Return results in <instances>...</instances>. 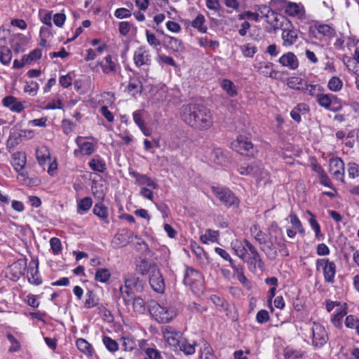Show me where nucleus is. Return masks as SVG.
Listing matches in <instances>:
<instances>
[{
    "label": "nucleus",
    "instance_id": "obj_1",
    "mask_svg": "<svg viewBox=\"0 0 359 359\" xmlns=\"http://www.w3.org/2000/svg\"><path fill=\"white\" fill-rule=\"evenodd\" d=\"M182 119L189 126L205 130L213 124V116L209 109L201 104L183 105L180 109Z\"/></svg>",
    "mask_w": 359,
    "mask_h": 359
},
{
    "label": "nucleus",
    "instance_id": "obj_2",
    "mask_svg": "<svg viewBox=\"0 0 359 359\" xmlns=\"http://www.w3.org/2000/svg\"><path fill=\"white\" fill-rule=\"evenodd\" d=\"M161 332L165 341L175 352L182 351L186 355H192L195 353L196 343H189L172 327L164 326L161 328Z\"/></svg>",
    "mask_w": 359,
    "mask_h": 359
},
{
    "label": "nucleus",
    "instance_id": "obj_3",
    "mask_svg": "<svg viewBox=\"0 0 359 359\" xmlns=\"http://www.w3.org/2000/svg\"><path fill=\"white\" fill-rule=\"evenodd\" d=\"M150 313L161 323L170 322L176 316V309L169 304H159L156 302L151 301L148 304Z\"/></svg>",
    "mask_w": 359,
    "mask_h": 359
},
{
    "label": "nucleus",
    "instance_id": "obj_4",
    "mask_svg": "<svg viewBox=\"0 0 359 359\" xmlns=\"http://www.w3.org/2000/svg\"><path fill=\"white\" fill-rule=\"evenodd\" d=\"M144 289V282L133 274H128L125 278V286L120 287L121 297L126 304H129L135 293L141 292Z\"/></svg>",
    "mask_w": 359,
    "mask_h": 359
},
{
    "label": "nucleus",
    "instance_id": "obj_5",
    "mask_svg": "<svg viewBox=\"0 0 359 359\" xmlns=\"http://www.w3.org/2000/svg\"><path fill=\"white\" fill-rule=\"evenodd\" d=\"M212 191L215 196L226 207H238L239 199L229 189L212 187Z\"/></svg>",
    "mask_w": 359,
    "mask_h": 359
},
{
    "label": "nucleus",
    "instance_id": "obj_6",
    "mask_svg": "<svg viewBox=\"0 0 359 359\" xmlns=\"http://www.w3.org/2000/svg\"><path fill=\"white\" fill-rule=\"evenodd\" d=\"M320 267L323 270L325 281L328 283H333L337 271L335 263L330 261L329 259H318L316 260L317 270H319Z\"/></svg>",
    "mask_w": 359,
    "mask_h": 359
},
{
    "label": "nucleus",
    "instance_id": "obj_7",
    "mask_svg": "<svg viewBox=\"0 0 359 359\" xmlns=\"http://www.w3.org/2000/svg\"><path fill=\"white\" fill-rule=\"evenodd\" d=\"M316 101L320 107L327 110L338 111L342 109L341 100L332 94H325L322 92Z\"/></svg>",
    "mask_w": 359,
    "mask_h": 359
},
{
    "label": "nucleus",
    "instance_id": "obj_8",
    "mask_svg": "<svg viewBox=\"0 0 359 359\" xmlns=\"http://www.w3.org/2000/svg\"><path fill=\"white\" fill-rule=\"evenodd\" d=\"M285 26L283 27L282 22L279 24V28L282 29L281 38L283 39V46L289 47L294 45L298 40L299 31L290 25V22L285 20Z\"/></svg>",
    "mask_w": 359,
    "mask_h": 359
},
{
    "label": "nucleus",
    "instance_id": "obj_9",
    "mask_svg": "<svg viewBox=\"0 0 359 359\" xmlns=\"http://www.w3.org/2000/svg\"><path fill=\"white\" fill-rule=\"evenodd\" d=\"M231 148L241 155L253 156L257 150L247 138L240 136L231 143Z\"/></svg>",
    "mask_w": 359,
    "mask_h": 359
},
{
    "label": "nucleus",
    "instance_id": "obj_10",
    "mask_svg": "<svg viewBox=\"0 0 359 359\" xmlns=\"http://www.w3.org/2000/svg\"><path fill=\"white\" fill-rule=\"evenodd\" d=\"M243 243L248 249V252L249 254V258L248 260V263L250 266H253L255 269L257 267L261 271H263L265 266L264 262L259 252H258L257 248L247 239L243 240Z\"/></svg>",
    "mask_w": 359,
    "mask_h": 359
},
{
    "label": "nucleus",
    "instance_id": "obj_11",
    "mask_svg": "<svg viewBox=\"0 0 359 359\" xmlns=\"http://www.w3.org/2000/svg\"><path fill=\"white\" fill-rule=\"evenodd\" d=\"M184 283L196 292L200 290L202 283L201 274L196 270L187 267L184 276Z\"/></svg>",
    "mask_w": 359,
    "mask_h": 359
},
{
    "label": "nucleus",
    "instance_id": "obj_12",
    "mask_svg": "<svg viewBox=\"0 0 359 359\" xmlns=\"http://www.w3.org/2000/svg\"><path fill=\"white\" fill-rule=\"evenodd\" d=\"M133 61L138 68L149 67L151 64V56L149 49L145 46L138 47L134 52Z\"/></svg>",
    "mask_w": 359,
    "mask_h": 359
},
{
    "label": "nucleus",
    "instance_id": "obj_13",
    "mask_svg": "<svg viewBox=\"0 0 359 359\" xmlns=\"http://www.w3.org/2000/svg\"><path fill=\"white\" fill-rule=\"evenodd\" d=\"M75 142L78 146V149L74 150V154L76 157L90 156L95 151L96 144L88 142L86 137L78 136L75 140Z\"/></svg>",
    "mask_w": 359,
    "mask_h": 359
},
{
    "label": "nucleus",
    "instance_id": "obj_14",
    "mask_svg": "<svg viewBox=\"0 0 359 359\" xmlns=\"http://www.w3.org/2000/svg\"><path fill=\"white\" fill-rule=\"evenodd\" d=\"M26 268V261L24 259H18L7 267L6 276L13 281H17L24 274Z\"/></svg>",
    "mask_w": 359,
    "mask_h": 359
},
{
    "label": "nucleus",
    "instance_id": "obj_15",
    "mask_svg": "<svg viewBox=\"0 0 359 359\" xmlns=\"http://www.w3.org/2000/svg\"><path fill=\"white\" fill-rule=\"evenodd\" d=\"M312 344L316 347H322L328 340L325 328L320 324L313 323L312 326Z\"/></svg>",
    "mask_w": 359,
    "mask_h": 359
},
{
    "label": "nucleus",
    "instance_id": "obj_16",
    "mask_svg": "<svg viewBox=\"0 0 359 359\" xmlns=\"http://www.w3.org/2000/svg\"><path fill=\"white\" fill-rule=\"evenodd\" d=\"M149 284L156 292L163 293L165 290V282L160 270L154 266L149 275Z\"/></svg>",
    "mask_w": 359,
    "mask_h": 359
},
{
    "label": "nucleus",
    "instance_id": "obj_17",
    "mask_svg": "<svg viewBox=\"0 0 359 359\" xmlns=\"http://www.w3.org/2000/svg\"><path fill=\"white\" fill-rule=\"evenodd\" d=\"M257 13H259V20L265 18L267 23L270 24L274 29L279 27L277 14L266 5H260L257 8Z\"/></svg>",
    "mask_w": 359,
    "mask_h": 359
},
{
    "label": "nucleus",
    "instance_id": "obj_18",
    "mask_svg": "<svg viewBox=\"0 0 359 359\" xmlns=\"http://www.w3.org/2000/svg\"><path fill=\"white\" fill-rule=\"evenodd\" d=\"M329 171L331 175L337 180L344 182V163L339 158H334L330 160Z\"/></svg>",
    "mask_w": 359,
    "mask_h": 359
},
{
    "label": "nucleus",
    "instance_id": "obj_19",
    "mask_svg": "<svg viewBox=\"0 0 359 359\" xmlns=\"http://www.w3.org/2000/svg\"><path fill=\"white\" fill-rule=\"evenodd\" d=\"M238 172L243 175H252L257 179L262 178L264 175H266V172L264 170L259 163H254L246 166H241L238 168Z\"/></svg>",
    "mask_w": 359,
    "mask_h": 359
},
{
    "label": "nucleus",
    "instance_id": "obj_20",
    "mask_svg": "<svg viewBox=\"0 0 359 359\" xmlns=\"http://www.w3.org/2000/svg\"><path fill=\"white\" fill-rule=\"evenodd\" d=\"M284 11L286 14L299 19L303 18L305 10L302 4L286 1H284Z\"/></svg>",
    "mask_w": 359,
    "mask_h": 359
},
{
    "label": "nucleus",
    "instance_id": "obj_21",
    "mask_svg": "<svg viewBox=\"0 0 359 359\" xmlns=\"http://www.w3.org/2000/svg\"><path fill=\"white\" fill-rule=\"evenodd\" d=\"M99 65L102 68V72L105 74H115L120 68L116 60H113L110 55L104 57Z\"/></svg>",
    "mask_w": 359,
    "mask_h": 359
},
{
    "label": "nucleus",
    "instance_id": "obj_22",
    "mask_svg": "<svg viewBox=\"0 0 359 359\" xmlns=\"http://www.w3.org/2000/svg\"><path fill=\"white\" fill-rule=\"evenodd\" d=\"M279 63L291 70H295L299 67V61L297 56L292 52L283 54L278 60Z\"/></svg>",
    "mask_w": 359,
    "mask_h": 359
},
{
    "label": "nucleus",
    "instance_id": "obj_23",
    "mask_svg": "<svg viewBox=\"0 0 359 359\" xmlns=\"http://www.w3.org/2000/svg\"><path fill=\"white\" fill-rule=\"evenodd\" d=\"M163 43L166 48L170 49L174 52H182L184 49L182 41L180 39L169 35L164 36Z\"/></svg>",
    "mask_w": 359,
    "mask_h": 359
},
{
    "label": "nucleus",
    "instance_id": "obj_24",
    "mask_svg": "<svg viewBox=\"0 0 359 359\" xmlns=\"http://www.w3.org/2000/svg\"><path fill=\"white\" fill-rule=\"evenodd\" d=\"M129 174L135 179V183L140 186L147 185L154 189L158 188V184L146 175H142L133 170L130 171Z\"/></svg>",
    "mask_w": 359,
    "mask_h": 359
},
{
    "label": "nucleus",
    "instance_id": "obj_25",
    "mask_svg": "<svg viewBox=\"0 0 359 359\" xmlns=\"http://www.w3.org/2000/svg\"><path fill=\"white\" fill-rule=\"evenodd\" d=\"M3 105L9 108L11 111L20 113L25 109L22 102L13 96H6L2 100Z\"/></svg>",
    "mask_w": 359,
    "mask_h": 359
},
{
    "label": "nucleus",
    "instance_id": "obj_26",
    "mask_svg": "<svg viewBox=\"0 0 359 359\" xmlns=\"http://www.w3.org/2000/svg\"><path fill=\"white\" fill-rule=\"evenodd\" d=\"M260 248L269 259L275 260L277 258L278 252L271 239L266 240L262 245H260Z\"/></svg>",
    "mask_w": 359,
    "mask_h": 359
},
{
    "label": "nucleus",
    "instance_id": "obj_27",
    "mask_svg": "<svg viewBox=\"0 0 359 359\" xmlns=\"http://www.w3.org/2000/svg\"><path fill=\"white\" fill-rule=\"evenodd\" d=\"M12 165L14 169L20 172L26 165V155L23 152H15L12 155Z\"/></svg>",
    "mask_w": 359,
    "mask_h": 359
},
{
    "label": "nucleus",
    "instance_id": "obj_28",
    "mask_svg": "<svg viewBox=\"0 0 359 359\" xmlns=\"http://www.w3.org/2000/svg\"><path fill=\"white\" fill-rule=\"evenodd\" d=\"M88 166L95 172H104L106 169V163L99 155H95L88 163Z\"/></svg>",
    "mask_w": 359,
    "mask_h": 359
},
{
    "label": "nucleus",
    "instance_id": "obj_29",
    "mask_svg": "<svg viewBox=\"0 0 359 359\" xmlns=\"http://www.w3.org/2000/svg\"><path fill=\"white\" fill-rule=\"evenodd\" d=\"M210 159L219 165H223L227 161L225 152L220 148H215L210 153Z\"/></svg>",
    "mask_w": 359,
    "mask_h": 359
},
{
    "label": "nucleus",
    "instance_id": "obj_30",
    "mask_svg": "<svg viewBox=\"0 0 359 359\" xmlns=\"http://www.w3.org/2000/svg\"><path fill=\"white\" fill-rule=\"evenodd\" d=\"M28 273V281L29 283L35 285H39L42 283V279L39 275L38 263L35 264V268L31 267V264H29Z\"/></svg>",
    "mask_w": 359,
    "mask_h": 359
},
{
    "label": "nucleus",
    "instance_id": "obj_31",
    "mask_svg": "<svg viewBox=\"0 0 359 359\" xmlns=\"http://www.w3.org/2000/svg\"><path fill=\"white\" fill-rule=\"evenodd\" d=\"M219 232L218 231L207 229L204 234L200 237L201 241L204 244L215 243L219 240Z\"/></svg>",
    "mask_w": 359,
    "mask_h": 359
},
{
    "label": "nucleus",
    "instance_id": "obj_32",
    "mask_svg": "<svg viewBox=\"0 0 359 359\" xmlns=\"http://www.w3.org/2000/svg\"><path fill=\"white\" fill-rule=\"evenodd\" d=\"M220 86L229 97H233L238 94L236 86L231 80L226 79H222Z\"/></svg>",
    "mask_w": 359,
    "mask_h": 359
},
{
    "label": "nucleus",
    "instance_id": "obj_33",
    "mask_svg": "<svg viewBox=\"0 0 359 359\" xmlns=\"http://www.w3.org/2000/svg\"><path fill=\"white\" fill-rule=\"evenodd\" d=\"M306 81L298 76H292L288 79L287 85L289 88L303 92Z\"/></svg>",
    "mask_w": 359,
    "mask_h": 359
},
{
    "label": "nucleus",
    "instance_id": "obj_34",
    "mask_svg": "<svg viewBox=\"0 0 359 359\" xmlns=\"http://www.w3.org/2000/svg\"><path fill=\"white\" fill-rule=\"evenodd\" d=\"M304 88L303 93H306L311 97H314L316 99L322 92H324V88L318 84H308L306 82V86Z\"/></svg>",
    "mask_w": 359,
    "mask_h": 359
},
{
    "label": "nucleus",
    "instance_id": "obj_35",
    "mask_svg": "<svg viewBox=\"0 0 359 359\" xmlns=\"http://www.w3.org/2000/svg\"><path fill=\"white\" fill-rule=\"evenodd\" d=\"M36 157L39 163L42 165L46 160L50 159V152L48 149L45 147H41L36 149Z\"/></svg>",
    "mask_w": 359,
    "mask_h": 359
},
{
    "label": "nucleus",
    "instance_id": "obj_36",
    "mask_svg": "<svg viewBox=\"0 0 359 359\" xmlns=\"http://www.w3.org/2000/svg\"><path fill=\"white\" fill-rule=\"evenodd\" d=\"M93 205V201L90 197H85L77 203V212L83 214L88 211Z\"/></svg>",
    "mask_w": 359,
    "mask_h": 359
},
{
    "label": "nucleus",
    "instance_id": "obj_37",
    "mask_svg": "<svg viewBox=\"0 0 359 359\" xmlns=\"http://www.w3.org/2000/svg\"><path fill=\"white\" fill-rule=\"evenodd\" d=\"M285 359H304V353L301 350L287 347L284 349Z\"/></svg>",
    "mask_w": 359,
    "mask_h": 359
},
{
    "label": "nucleus",
    "instance_id": "obj_38",
    "mask_svg": "<svg viewBox=\"0 0 359 359\" xmlns=\"http://www.w3.org/2000/svg\"><path fill=\"white\" fill-rule=\"evenodd\" d=\"M98 304V298L95 293L92 290H88L86 294V299L84 301V307L86 309H91Z\"/></svg>",
    "mask_w": 359,
    "mask_h": 359
},
{
    "label": "nucleus",
    "instance_id": "obj_39",
    "mask_svg": "<svg viewBox=\"0 0 359 359\" xmlns=\"http://www.w3.org/2000/svg\"><path fill=\"white\" fill-rule=\"evenodd\" d=\"M205 19L203 15L198 14L191 22V26L201 33H205L208 27L205 25Z\"/></svg>",
    "mask_w": 359,
    "mask_h": 359
},
{
    "label": "nucleus",
    "instance_id": "obj_40",
    "mask_svg": "<svg viewBox=\"0 0 359 359\" xmlns=\"http://www.w3.org/2000/svg\"><path fill=\"white\" fill-rule=\"evenodd\" d=\"M78 349L86 355H91L93 354L92 346L84 339L80 338L76 341Z\"/></svg>",
    "mask_w": 359,
    "mask_h": 359
},
{
    "label": "nucleus",
    "instance_id": "obj_41",
    "mask_svg": "<svg viewBox=\"0 0 359 359\" xmlns=\"http://www.w3.org/2000/svg\"><path fill=\"white\" fill-rule=\"evenodd\" d=\"M133 311L137 313H144L146 311L145 302L143 299L140 297H134L133 295Z\"/></svg>",
    "mask_w": 359,
    "mask_h": 359
},
{
    "label": "nucleus",
    "instance_id": "obj_42",
    "mask_svg": "<svg viewBox=\"0 0 359 359\" xmlns=\"http://www.w3.org/2000/svg\"><path fill=\"white\" fill-rule=\"evenodd\" d=\"M111 277V273L107 269L101 268L97 269L95 274V280L102 283H107Z\"/></svg>",
    "mask_w": 359,
    "mask_h": 359
},
{
    "label": "nucleus",
    "instance_id": "obj_43",
    "mask_svg": "<svg viewBox=\"0 0 359 359\" xmlns=\"http://www.w3.org/2000/svg\"><path fill=\"white\" fill-rule=\"evenodd\" d=\"M231 246L233 250H234L236 255L238 256L241 259L244 260L247 254H248V248H246L245 245H244L238 241H236L235 243H231Z\"/></svg>",
    "mask_w": 359,
    "mask_h": 359
},
{
    "label": "nucleus",
    "instance_id": "obj_44",
    "mask_svg": "<svg viewBox=\"0 0 359 359\" xmlns=\"http://www.w3.org/2000/svg\"><path fill=\"white\" fill-rule=\"evenodd\" d=\"M250 231L255 241L262 245L266 241V235L257 225L251 227Z\"/></svg>",
    "mask_w": 359,
    "mask_h": 359
},
{
    "label": "nucleus",
    "instance_id": "obj_45",
    "mask_svg": "<svg viewBox=\"0 0 359 359\" xmlns=\"http://www.w3.org/2000/svg\"><path fill=\"white\" fill-rule=\"evenodd\" d=\"M343 86L342 81L337 76H332L328 81L327 88L332 92H339Z\"/></svg>",
    "mask_w": 359,
    "mask_h": 359
},
{
    "label": "nucleus",
    "instance_id": "obj_46",
    "mask_svg": "<svg viewBox=\"0 0 359 359\" xmlns=\"http://www.w3.org/2000/svg\"><path fill=\"white\" fill-rule=\"evenodd\" d=\"M12 58V53L6 46H0V61L4 65H8Z\"/></svg>",
    "mask_w": 359,
    "mask_h": 359
},
{
    "label": "nucleus",
    "instance_id": "obj_47",
    "mask_svg": "<svg viewBox=\"0 0 359 359\" xmlns=\"http://www.w3.org/2000/svg\"><path fill=\"white\" fill-rule=\"evenodd\" d=\"M201 359H217L213 350L210 344L205 342L203 345L201 353Z\"/></svg>",
    "mask_w": 359,
    "mask_h": 359
},
{
    "label": "nucleus",
    "instance_id": "obj_48",
    "mask_svg": "<svg viewBox=\"0 0 359 359\" xmlns=\"http://www.w3.org/2000/svg\"><path fill=\"white\" fill-rule=\"evenodd\" d=\"M346 314L347 311L346 309H340L337 310L332 318L333 325L337 327H341L342 325V319Z\"/></svg>",
    "mask_w": 359,
    "mask_h": 359
},
{
    "label": "nucleus",
    "instance_id": "obj_49",
    "mask_svg": "<svg viewBox=\"0 0 359 359\" xmlns=\"http://www.w3.org/2000/svg\"><path fill=\"white\" fill-rule=\"evenodd\" d=\"M290 223L292 225V228L297 231L298 233H299L302 235L304 234V229L297 216V215L294 213H290L289 215Z\"/></svg>",
    "mask_w": 359,
    "mask_h": 359
},
{
    "label": "nucleus",
    "instance_id": "obj_50",
    "mask_svg": "<svg viewBox=\"0 0 359 359\" xmlns=\"http://www.w3.org/2000/svg\"><path fill=\"white\" fill-rule=\"evenodd\" d=\"M345 325L348 328L355 329L359 335V319L353 315H349L346 318Z\"/></svg>",
    "mask_w": 359,
    "mask_h": 359
},
{
    "label": "nucleus",
    "instance_id": "obj_51",
    "mask_svg": "<svg viewBox=\"0 0 359 359\" xmlns=\"http://www.w3.org/2000/svg\"><path fill=\"white\" fill-rule=\"evenodd\" d=\"M243 55L246 57H252L257 51V47L252 43H247L241 46Z\"/></svg>",
    "mask_w": 359,
    "mask_h": 359
},
{
    "label": "nucleus",
    "instance_id": "obj_52",
    "mask_svg": "<svg viewBox=\"0 0 359 359\" xmlns=\"http://www.w3.org/2000/svg\"><path fill=\"white\" fill-rule=\"evenodd\" d=\"M93 213L102 219H106L108 217L107 208L100 203L95 205Z\"/></svg>",
    "mask_w": 359,
    "mask_h": 359
},
{
    "label": "nucleus",
    "instance_id": "obj_53",
    "mask_svg": "<svg viewBox=\"0 0 359 359\" xmlns=\"http://www.w3.org/2000/svg\"><path fill=\"white\" fill-rule=\"evenodd\" d=\"M102 341L107 350L110 352H115L118 349V343L109 337L104 336Z\"/></svg>",
    "mask_w": 359,
    "mask_h": 359
},
{
    "label": "nucleus",
    "instance_id": "obj_54",
    "mask_svg": "<svg viewBox=\"0 0 359 359\" xmlns=\"http://www.w3.org/2000/svg\"><path fill=\"white\" fill-rule=\"evenodd\" d=\"M319 34L328 37H333L335 36V30L328 25H320L317 27Z\"/></svg>",
    "mask_w": 359,
    "mask_h": 359
},
{
    "label": "nucleus",
    "instance_id": "obj_55",
    "mask_svg": "<svg viewBox=\"0 0 359 359\" xmlns=\"http://www.w3.org/2000/svg\"><path fill=\"white\" fill-rule=\"evenodd\" d=\"M128 90L129 93H131L133 95L141 93L142 85L140 81L130 79L128 85Z\"/></svg>",
    "mask_w": 359,
    "mask_h": 359
},
{
    "label": "nucleus",
    "instance_id": "obj_56",
    "mask_svg": "<svg viewBox=\"0 0 359 359\" xmlns=\"http://www.w3.org/2000/svg\"><path fill=\"white\" fill-rule=\"evenodd\" d=\"M300 108H302L304 111H308V107L305 104H299L290 112V116L292 119L298 123L300 122L302 119L300 116Z\"/></svg>",
    "mask_w": 359,
    "mask_h": 359
},
{
    "label": "nucleus",
    "instance_id": "obj_57",
    "mask_svg": "<svg viewBox=\"0 0 359 359\" xmlns=\"http://www.w3.org/2000/svg\"><path fill=\"white\" fill-rule=\"evenodd\" d=\"M348 177L355 179L359 177V165L355 162H349L347 164Z\"/></svg>",
    "mask_w": 359,
    "mask_h": 359
},
{
    "label": "nucleus",
    "instance_id": "obj_58",
    "mask_svg": "<svg viewBox=\"0 0 359 359\" xmlns=\"http://www.w3.org/2000/svg\"><path fill=\"white\" fill-rule=\"evenodd\" d=\"M154 265H151L150 263L145 260H142L140 262V263L137 266V271L142 274L145 275L147 273H149V275L151 274V270L153 268Z\"/></svg>",
    "mask_w": 359,
    "mask_h": 359
},
{
    "label": "nucleus",
    "instance_id": "obj_59",
    "mask_svg": "<svg viewBox=\"0 0 359 359\" xmlns=\"http://www.w3.org/2000/svg\"><path fill=\"white\" fill-rule=\"evenodd\" d=\"M145 35L147 39V42L152 47L156 48L161 46L160 41L156 38V35L151 32L149 30L147 29L145 31Z\"/></svg>",
    "mask_w": 359,
    "mask_h": 359
},
{
    "label": "nucleus",
    "instance_id": "obj_60",
    "mask_svg": "<svg viewBox=\"0 0 359 359\" xmlns=\"http://www.w3.org/2000/svg\"><path fill=\"white\" fill-rule=\"evenodd\" d=\"M121 340L123 341V346L125 351H133L136 347V343L135 340L129 337H123Z\"/></svg>",
    "mask_w": 359,
    "mask_h": 359
},
{
    "label": "nucleus",
    "instance_id": "obj_61",
    "mask_svg": "<svg viewBox=\"0 0 359 359\" xmlns=\"http://www.w3.org/2000/svg\"><path fill=\"white\" fill-rule=\"evenodd\" d=\"M215 252L219 255L222 259H224L225 261H227L229 262L230 266L232 268H235L234 262L231 259L230 255L224 249L220 248H215Z\"/></svg>",
    "mask_w": 359,
    "mask_h": 359
},
{
    "label": "nucleus",
    "instance_id": "obj_62",
    "mask_svg": "<svg viewBox=\"0 0 359 359\" xmlns=\"http://www.w3.org/2000/svg\"><path fill=\"white\" fill-rule=\"evenodd\" d=\"M7 339L11 342V346H10L8 351L9 352H16L20 349V344L19 341L15 338V337L11 334H7Z\"/></svg>",
    "mask_w": 359,
    "mask_h": 359
},
{
    "label": "nucleus",
    "instance_id": "obj_63",
    "mask_svg": "<svg viewBox=\"0 0 359 359\" xmlns=\"http://www.w3.org/2000/svg\"><path fill=\"white\" fill-rule=\"evenodd\" d=\"M238 18L240 20H245V19H249V20H253L255 22L259 21V13H253L251 11H245L244 13H242L238 15Z\"/></svg>",
    "mask_w": 359,
    "mask_h": 359
},
{
    "label": "nucleus",
    "instance_id": "obj_64",
    "mask_svg": "<svg viewBox=\"0 0 359 359\" xmlns=\"http://www.w3.org/2000/svg\"><path fill=\"white\" fill-rule=\"evenodd\" d=\"M157 61L159 64L163 63L172 67H176V62L173 58L164 54L158 55L157 57Z\"/></svg>",
    "mask_w": 359,
    "mask_h": 359
}]
</instances>
